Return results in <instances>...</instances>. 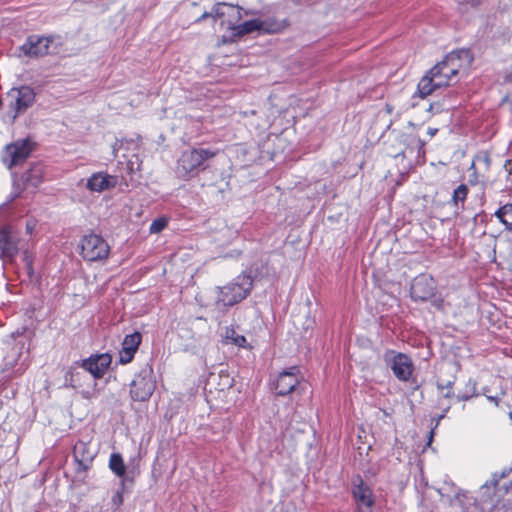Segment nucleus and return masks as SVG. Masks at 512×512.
<instances>
[{
  "instance_id": "obj_26",
  "label": "nucleus",
  "mask_w": 512,
  "mask_h": 512,
  "mask_svg": "<svg viewBox=\"0 0 512 512\" xmlns=\"http://www.w3.org/2000/svg\"><path fill=\"white\" fill-rule=\"evenodd\" d=\"M19 356H20L19 350L16 348H13L10 351V353L4 358L5 363H4L3 371H9V370L13 369L17 364Z\"/></svg>"
},
{
  "instance_id": "obj_29",
  "label": "nucleus",
  "mask_w": 512,
  "mask_h": 512,
  "mask_svg": "<svg viewBox=\"0 0 512 512\" xmlns=\"http://www.w3.org/2000/svg\"><path fill=\"white\" fill-rule=\"evenodd\" d=\"M482 161L485 164L486 169H489L490 167V157L487 153H482L480 155H477L474 160L471 163V170H475V164L476 162Z\"/></svg>"
},
{
  "instance_id": "obj_14",
  "label": "nucleus",
  "mask_w": 512,
  "mask_h": 512,
  "mask_svg": "<svg viewBox=\"0 0 512 512\" xmlns=\"http://www.w3.org/2000/svg\"><path fill=\"white\" fill-rule=\"evenodd\" d=\"M73 455L77 464V472H86L96 456L95 449L88 443L79 441L75 444Z\"/></svg>"
},
{
  "instance_id": "obj_12",
  "label": "nucleus",
  "mask_w": 512,
  "mask_h": 512,
  "mask_svg": "<svg viewBox=\"0 0 512 512\" xmlns=\"http://www.w3.org/2000/svg\"><path fill=\"white\" fill-rule=\"evenodd\" d=\"M297 367H291L279 373L274 389L277 395L286 396L293 392L300 383Z\"/></svg>"
},
{
  "instance_id": "obj_1",
  "label": "nucleus",
  "mask_w": 512,
  "mask_h": 512,
  "mask_svg": "<svg viewBox=\"0 0 512 512\" xmlns=\"http://www.w3.org/2000/svg\"><path fill=\"white\" fill-rule=\"evenodd\" d=\"M472 60L468 50L462 49L449 53L419 81V96L424 98L432 94L435 89L450 85L458 73L469 68Z\"/></svg>"
},
{
  "instance_id": "obj_24",
  "label": "nucleus",
  "mask_w": 512,
  "mask_h": 512,
  "mask_svg": "<svg viewBox=\"0 0 512 512\" xmlns=\"http://www.w3.org/2000/svg\"><path fill=\"white\" fill-rule=\"evenodd\" d=\"M110 469L119 477L125 474V464L120 454H112L109 461Z\"/></svg>"
},
{
  "instance_id": "obj_6",
  "label": "nucleus",
  "mask_w": 512,
  "mask_h": 512,
  "mask_svg": "<svg viewBox=\"0 0 512 512\" xmlns=\"http://www.w3.org/2000/svg\"><path fill=\"white\" fill-rule=\"evenodd\" d=\"M156 381L151 367H144L131 383L130 395L135 401H147L153 394Z\"/></svg>"
},
{
  "instance_id": "obj_31",
  "label": "nucleus",
  "mask_w": 512,
  "mask_h": 512,
  "mask_svg": "<svg viewBox=\"0 0 512 512\" xmlns=\"http://www.w3.org/2000/svg\"><path fill=\"white\" fill-rule=\"evenodd\" d=\"M133 355H134L133 352L122 348V350L119 353V360L122 364H127L132 360Z\"/></svg>"
},
{
  "instance_id": "obj_20",
  "label": "nucleus",
  "mask_w": 512,
  "mask_h": 512,
  "mask_svg": "<svg viewBox=\"0 0 512 512\" xmlns=\"http://www.w3.org/2000/svg\"><path fill=\"white\" fill-rule=\"evenodd\" d=\"M254 31L260 32V19H253L243 23H237L232 35L242 36Z\"/></svg>"
},
{
  "instance_id": "obj_10",
  "label": "nucleus",
  "mask_w": 512,
  "mask_h": 512,
  "mask_svg": "<svg viewBox=\"0 0 512 512\" xmlns=\"http://www.w3.org/2000/svg\"><path fill=\"white\" fill-rule=\"evenodd\" d=\"M32 151V144L29 140L16 141L5 147L2 155L3 162L8 168L23 163Z\"/></svg>"
},
{
  "instance_id": "obj_17",
  "label": "nucleus",
  "mask_w": 512,
  "mask_h": 512,
  "mask_svg": "<svg viewBox=\"0 0 512 512\" xmlns=\"http://www.w3.org/2000/svg\"><path fill=\"white\" fill-rule=\"evenodd\" d=\"M118 183L116 176L109 175L103 172L92 174L87 180L86 187L92 192H103L105 190L114 188Z\"/></svg>"
},
{
  "instance_id": "obj_4",
  "label": "nucleus",
  "mask_w": 512,
  "mask_h": 512,
  "mask_svg": "<svg viewBox=\"0 0 512 512\" xmlns=\"http://www.w3.org/2000/svg\"><path fill=\"white\" fill-rule=\"evenodd\" d=\"M208 17L220 20V26L222 28L233 32L237 23H239L242 18L241 8L226 3H218L210 12L204 13L198 21Z\"/></svg>"
},
{
  "instance_id": "obj_2",
  "label": "nucleus",
  "mask_w": 512,
  "mask_h": 512,
  "mask_svg": "<svg viewBox=\"0 0 512 512\" xmlns=\"http://www.w3.org/2000/svg\"><path fill=\"white\" fill-rule=\"evenodd\" d=\"M60 47V37L31 35L20 49L24 55L38 58L48 54H56Z\"/></svg>"
},
{
  "instance_id": "obj_22",
  "label": "nucleus",
  "mask_w": 512,
  "mask_h": 512,
  "mask_svg": "<svg viewBox=\"0 0 512 512\" xmlns=\"http://www.w3.org/2000/svg\"><path fill=\"white\" fill-rule=\"evenodd\" d=\"M142 336L139 332L127 335L122 343V348L135 353L141 343Z\"/></svg>"
},
{
  "instance_id": "obj_37",
  "label": "nucleus",
  "mask_w": 512,
  "mask_h": 512,
  "mask_svg": "<svg viewBox=\"0 0 512 512\" xmlns=\"http://www.w3.org/2000/svg\"><path fill=\"white\" fill-rule=\"evenodd\" d=\"M470 182H471L472 184H476V183H477V177H476V173H475V171L473 172V179H470Z\"/></svg>"
},
{
  "instance_id": "obj_21",
  "label": "nucleus",
  "mask_w": 512,
  "mask_h": 512,
  "mask_svg": "<svg viewBox=\"0 0 512 512\" xmlns=\"http://www.w3.org/2000/svg\"><path fill=\"white\" fill-rule=\"evenodd\" d=\"M496 217L505 225L506 229L512 232V204H506L499 208Z\"/></svg>"
},
{
  "instance_id": "obj_11",
  "label": "nucleus",
  "mask_w": 512,
  "mask_h": 512,
  "mask_svg": "<svg viewBox=\"0 0 512 512\" xmlns=\"http://www.w3.org/2000/svg\"><path fill=\"white\" fill-rule=\"evenodd\" d=\"M43 179V169L39 165H35L31 167L26 173L23 174L21 179H15L13 182V192L9 198V201H13L18 197H21V194L24 190L29 187L36 188Z\"/></svg>"
},
{
  "instance_id": "obj_23",
  "label": "nucleus",
  "mask_w": 512,
  "mask_h": 512,
  "mask_svg": "<svg viewBox=\"0 0 512 512\" xmlns=\"http://www.w3.org/2000/svg\"><path fill=\"white\" fill-rule=\"evenodd\" d=\"M414 142L418 145V147L423 145L420 140H416L413 136H404L403 139L398 141L399 148L395 152L391 153V156L394 158H397L399 155L404 156L406 149Z\"/></svg>"
},
{
  "instance_id": "obj_33",
  "label": "nucleus",
  "mask_w": 512,
  "mask_h": 512,
  "mask_svg": "<svg viewBox=\"0 0 512 512\" xmlns=\"http://www.w3.org/2000/svg\"><path fill=\"white\" fill-rule=\"evenodd\" d=\"M112 502L115 506L119 507L123 503L122 491H117L112 497Z\"/></svg>"
},
{
  "instance_id": "obj_38",
  "label": "nucleus",
  "mask_w": 512,
  "mask_h": 512,
  "mask_svg": "<svg viewBox=\"0 0 512 512\" xmlns=\"http://www.w3.org/2000/svg\"><path fill=\"white\" fill-rule=\"evenodd\" d=\"M429 134H430L431 136H433V135L435 134V130H431V129H430V130H429Z\"/></svg>"
},
{
  "instance_id": "obj_18",
  "label": "nucleus",
  "mask_w": 512,
  "mask_h": 512,
  "mask_svg": "<svg viewBox=\"0 0 512 512\" xmlns=\"http://www.w3.org/2000/svg\"><path fill=\"white\" fill-rule=\"evenodd\" d=\"M110 364L108 355H100L96 358L84 360L82 367L90 372L95 378H101Z\"/></svg>"
},
{
  "instance_id": "obj_36",
  "label": "nucleus",
  "mask_w": 512,
  "mask_h": 512,
  "mask_svg": "<svg viewBox=\"0 0 512 512\" xmlns=\"http://www.w3.org/2000/svg\"><path fill=\"white\" fill-rule=\"evenodd\" d=\"M224 386L230 387L231 386V379L228 375L225 376V383Z\"/></svg>"
},
{
  "instance_id": "obj_35",
  "label": "nucleus",
  "mask_w": 512,
  "mask_h": 512,
  "mask_svg": "<svg viewBox=\"0 0 512 512\" xmlns=\"http://www.w3.org/2000/svg\"><path fill=\"white\" fill-rule=\"evenodd\" d=\"M504 167L508 174H512V160H507Z\"/></svg>"
},
{
  "instance_id": "obj_40",
  "label": "nucleus",
  "mask_w": 512,
  "mask_h": 512,
  "mask_svg": "<svg viewBox=\"0 0 512 512\" xmlns=\"http://www.w3.org/2000/svg\"><path fill=\"white\" fill-rule=\"evenodd\" d=\"M22 371H23V368H22V367H20V368H18V369L16 370V372H17V373H21Z\"/></svg>"
},
{
  "instance_id": "obj_3",
  "label": "nucleus",
  "mask_w": 512,
  "mask_h": 512,
  "mask_svg": "<svg viewBox=\"0 0 512 512\" xmlns=\"http://www.w3.org/2000/svg\"><path fill=\"white\" fill-rule=\"evenodd\" d=\"M252 288V279L247 275H240L232 282L219 289L218 302L224 306H232L243 300Z\"/></svg>"
},
{
  "instance_id": "obj_5",
  "label": "nucleus",
  "mask_w": 512,
  "mask_h": 512,
  "mask_svg": "<svg viewBox=\"0 0 512 512\" xmlns=\"http://www.w3.org/2000/svg\"><path fill=\"white\" fill-rule=\"evenodd\" d=\"M215 154L205 149L184 151L177 163V173L182 178L192 176L202 163Z\"/></svg>"
},
{
  "instance_id": "obj_7",
  "label": "nucleus",
  "mask_w": 512,
  "mask_h": 512,
  "mask_svg": "<svg viewBox=\"0 0 512 512\" xmlns=\"http://www.w3.org/2000/svg\"><path fill=\"white\" fill-rule=\"evenodd\" d=\"M9 107L12 113H8L5 119L9 122H13L17 116L24 112L28 107L32 105L35 99L33 90L30 87L23 86L18 89H12L8 95Z\"/></svg>"
},
{
  "instance_id": "obj_32",
  "label": "nucleus",
  "mask_w": 512,
  "mask_h": 512,
  "mask_svg": "<svg viewBox=\"0 0 512 512\" xmlns=\"http://www.w3.org/2000/svg\"><path fill=\"white\" fill-rule=\"evenodd\" d=\"M480 2L481 0H458L459 5L463 7H476Z\"/></svg>"
},
{
  "instance_id": "obj_16",
  "label": "nucleus",
  "mask_w": 512,
  "mask_h": 512,
  "mask_svg": "<svg viewBox=\"0 0 512 512\" xmlns=\"http://www.w3.org/2000/svg\"><path fill=\"white\" fill-rule=\"evenodd\" d=\"M352 493L357 504L358 512H372L374 498L368 486L364 485L360 480L359 484L354 485Z\"/></svg>"
},
{
  "instance_id": "obj_28",
  "label": "nucleus",
  "mask_w": 512,
  "mask_h": 512,
  "mask_svg": "<svg viewBox=\"0 0 512 512\" xmlns=\"http://www.w3.org/2000/svg\"><path fill=\"white\" fill-rule=\"evenodd\" d=\"M467 193H468V188L466 185L462 184V185L458 186L457 189H455L454 194H453V199H454L455 203H457L458 201H461V202L464 201L466 199Z\"/></svg>"
},
{
  "instance_id": "obj_15",
  "label": "nucleus",
  "mask_w": 512,
  "mask_h": 512,
  "mask_svg": "<svg viewBox=\"0 0 512 512\" xmlns=\"http://www.w3.org/2000/svg\"><path fill=\"white\" fill-rule=\"evenodd\" d=\"M18 253V237L11 227L0 229V257L12 260Z\"/></svg>"
},
{
  "instance_id": "obj_25",
  "label": "nucleus",
  "mask_w": 512,
  "mask_h": 512,
  "mask_svg": "<svg viewBox=\"0 0 512 512\" xmlns=\"http://www.w3.org/2000/svg\"><path fill=\"white\" fill-rule=\"evenodd\" d=\"M225 338L238 347H246V338L237 334L233 329L226 330Z\"/></svg>"
},
{
  "instance_id": "obj_8",
  "label": "nucleus",
  "mask_w": 512,
  "mask_h": 512,
  "mask_svg": "<svg viewBox=\"0 0 512 512\" xmlns=\"http://www.w3.org/2000/svg\"><path fill=\"white\" fill-rule=\"evenodd\" d=\"M108 244L98 235L84 236L81 240V254L87 261H98L107 257Z\"/></svg>"
},
{
  "instance_id": "obj_30",
  "label": "nucleus",
  "mask_w": 512,
  "mask_h": 512,
  "mask_svg": "<svg viewBox=\"0 0 512 512\" xmlns=\"http://www.w3.org/2000/svg\"><path fill=\"white\" fill-rule=\"evenodd\" d=\"M167 224V221L163 218L156 219L152 222L150 226V232L151 233H159L161 232Z\"/></svg>"
},
{
  "instance_id": "obj_9",
  "label": "nucleus",
  "mask_w": 512,
  "mask_h": 512,
  "mask_svg": "<svg viewBox=\"0 0 512 512\" xmlns=\"http://www.w3.org/2000/svg\"><path fill=\"white\" fill-rule=\"evenodd\" d=\"M385 360L398 380L408 381L414 370L410 357L402 353L388 351L385 354Z\"/></svg>"
},
{
  "instance_id": "obj_13",
  "label": "nucleus",
  "mask_w": 512,
  "mask_h": 512,
  "mask_svg": "<svg viewBox=\"0 0 512 512\" xmlns=\"http://www.w3.org/2000/svg\"><path fill=\"white\" fill-rule=\"evenodd\" d=\"M435 289L434 279L428 275L421 274L413 280L410 293L413 299L426 301L434 296Z\"/></svg>"
},
{
  "instance_id": "obj_39",
  "label": "nucleus",
  "mask_w": 512,
  "mask_h": 512,
  "mask_svg": "<svg viewBox=\"0 0 512 512\" xmlns=\"http://www.w3.org/2000/svg\"><path fill=\"white\" fill-rule=\"evenodd\" d=\"M295 324H296V325H299V324H300V318H297V319L295 320Z\"/></svg>"
},
{
  "instance_id": "obj_34",
  "label": "nucleus",
  "mask_w": 512,
  "mask_h": 512,
  "mask_svg": "<svg viewBox=\"0 0 512 512\" xmlns=\"http://www.w3.org/2000/svg\"><path fill=\"white\" fill-rule=\"evenodd\" d=\"M313 325H314V320L311 319L310 317H307L306 321L302 324V329L308 330V329L312 328Z\"/></svg>"
},
{
  "instance_id": "obj_27",
  "label": "nucleus",
  "mask_w": 512,
  "mask_h": 512,
  "mask_svg": "<svg viewBox=\"0 0 512 512\" xmlns=\"http://www.w3.org/2000/svg\"><path fill=\"white\" fill-rule=\"evenodd\" d=\"M453 383H454V377H452V379L447 380V381H442L441 379H438L437 387L443 397L450 398L453 396V392H452Z\"/></svg>"
},
{
  "instance_id": "obj_19",
  "label": "nucleus",
  "mask_w": 512,
  "mask_h": 512,
  "mask_svg": "<svg viewBox=\"0 0 512 512\" xmlns=\"http://www.w3.org/2000/svg\"><path fill=\"white\" fill-rule=\"evenodd\" d=\"M289 26L286 18H278L276 16H267L260 19V33L276 34L283 32Z\"/></svg>"
}]
</instances>
